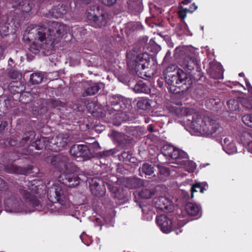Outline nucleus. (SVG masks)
I'll list each match as a JSON object with an SVG mask.
<instances>
[{
    "mask_svg": "<svg viewBox=\"0 0 252 252\" xmlns=\"http://www.w3.org/2000/svg\"><path fill=\"white\" fill-rule=\"evenodd\" d=\"M68 31L67 26L59 22L52 23L50 28L43 26L35 28L34 25H30L25 30L23 39L29 42L33 39H37L30 46V51L36 54L42 50L44 54L48 55L51 53L55 43L58 42Z\"/></svg>",
    "mask_w": 252,
    "mask_h": 252,
    "instance_id": "1",
    "label": "nucleus"
},
{
    "mask_svg": "<svg viewBox=\"0 0 252 252\" xmlns=\"http://www.w3.org/2000/svg\"><path fill=\"white\" fill-rule=\"evenodd\" d=\"M32 186L33 187L30 189L32 193L22 188L19 189V193L25 199L26 204L23 203L20 198L17 197L15 195H11L10 198L5 199L4 201L5 211L10 213L22 214L30 213L34 211L28 205H31L36 210L41 211V205L37 198V195L39 194V197H40L41 195L45 194L46 191L42 190V192L40 193L41 189H39L34 184H32Z\"/></svg>",
    "mask_w": 252,
    "mask_h": 252,
    "instance_id": "2",
    "label": "nucleus"
},
{
    "mask_svg": "<svg viewBox=\"0 0 252 252\" xmlns=\"http://www.w3.org/2000/svg\"><path fill=\"white\" fill-rule=\"evenodd\" d=\"M69 159L67 156L61 154L51 157L50 161L54 168L63 172L58 177L59 181L68 187L74 188L79 185L80 179L76 175L67 172L68 167L73 166Z\"/></svg>",
    "mask_w": 252,
    "mask_h": 252,
    "instance_id": "3",
    "label": "nucleus"
},
{
    "mask_svg": "<svg viewBox=\"0 0 252 252\" xmlns=\"http://www.w3.org/2000/svg\"><path fill=\"white\" fill-rule=\"evenodd\" d=\"M126 58L129 68L134 70L137 76L144 79L149 77L145 72H141L149 64L150 58L148 54H138L135 50H132L126 53Z\"/></svg>",
    "mask_w": 252,
    "mask_h": 252,
    "instance_id": "4",
    "label": "nucleus"
},
{
    "mask_svg": "<svg viewBox=\"0 0 252 252\" xmlns=\"http://www.w3.org/2000/svg\"><path fill=\"white\" fill-rule=\"evenodd\" d=\"M188 74L183 69H179L177 74H169L165 77V81L167 85V89L173 94H178L189 89V82Z\"/></svg>",
    "mask_w": 252,
    "mask_h": 252,
    "instance_id": "5",
    "label": "nucleus"
},
{
    "mask_svg": "<svg viewBox=\"0 0 252 252\" xmlns=\"http://www.w3.org/2000/svg\"><path fill=\"white\" fill-rule=\"evenodd\" d=\"M109 105L108 111L109 114L116 112L115 115H119V117L123 121H129L131 120L129 114L127 113L126 109L130 106L129 99L120 95L112 96L109 99Z\"/></svg>",
    "mask_w": 252,
    "mask_h": 252,
    "instance_id": "6",
    "label": "nucleus"
},
{
    "mask_svg": "<svg viewBox=\"0 0 252 252\" xmlns=\"http://www.w3.org/2000/svg\"><path fill=\"white\" fill-rule=\"evenodd\" d=\"M188 182L186 181L180 186V199L176 214L178 216V226L180 228L189 221V195L188 192L183 188L188 185Z\"/></svg>",
    "mask_w": 252,
    "mask_h": 252,
    "instance_id": "7",
    "label": "nucleus"
},
{
    "mask_svg": "<svg viewBox=\"0 0 252 252\" xmlns=\"http://www.w3.org/2000/svg\"><path fill=\"white\" fill-rule=\"evenodd\" d=\"M87 18L91 21L95 28H101L106 26L108 20V13L99 6H91L86 12Z\"/></svg>",
    "mask_w": 252,
    "mask_h": 252,
    "instance_id": "8",
    "label": "nucleus"
},
{
    "mask_svg": "<svg viewBox=\"0 0 252 252\" xmlns=\"http://www.w3.org/2000/svg\"><path fill=\"white\" fill-rule=\"evenodd\" d=\"M161 152L164 156L176 159L178 164L185 166L186 170L189 171V159L187 153L169 144L164 145L161 149Z\"/></svg>",
    "mask_w": 252,
    "mask_h": 252,
    "instance_id": "9",
    "label": "nucleus"
},
{
    "mask_svg": "<svg viewBox=\"0 0 252 252\" xmlns=\"http://www.w3.org/2000/svg\"><path fill=\"white\" fill-rule=\"evenodd\" d=\"M50 149L57 152L63 149L68 143L70 138L67 133H59L50 138Z\"/></svg>",
    "mask_w": 252,
    "mask_h": 252,
    "instance_id": "10",
    "label": "nucleus"
},
{
    "mask_svg": "<svg viewBox=\"0 0 252 252\" xmlns=\"http://www.w3.org/2000/svg\"><path fill=\"white\" fill-rule=\"evenodd\" d=\"M222 127L216 119L209 117H204V125L201 136H209L217 131H220Z\"/></svg>",
    "mask_w": 252,
    "mask_h": 252,
    "instance_id": "11",
    "label": "nucleus"
},
{
    "mask_svg": "<svg viewBox=\"0 0 252 252\" xmlns=\"http://www.w3.org/2000/svg\"><path fill=\"white\" fill-rule=\"evenodd\" d=\"M175 56L185 71L189 69V46H181L175 49Z\"/></svg>",
    "mask_w": 252,
    "mask_h": 252,
    "instance_id": "12",
    "label": "nucleus"
},
{
    "mask_svg": "<svg viewBox=\"0 0 252 252\" xmlns=\"http://www.w3.org/2000/svg\"><path fill=\"white\" fill-rule=\"evenodd\" d=\"M47 193L48 198L51 202H59L62 205L65 203L63 190L59 185H53L48 189Z\"/></svg>",
    "mask_w": 252,
    "mask_h": 252,
    "instance_id": "13",
    "label": "nucleus"
},
{
    "mask_svg": "<svg viewBox=\"0 0 252 252\" xmlns=\"http://www.w3.org/2000/svg\"><path fill=\"white\" fill-rule=\"evenodd\" d=\"M50 139L49 137L40 136L37 137L35 141L32 142L28 149H22V151L18 150L17 152L21 155H29L32 154L31 148L34 147L35 150H39L48 147L50 149Z\"/></svg>",
    "mask_w": 252,
    "mask_h": 252,
    "instance_id": "14",
    "label": "nucleus"
},
{
    "mask_svg": "<svg viewBox=\"0 0 252 252\" xmlns=\"http://www.w3.org/2000/svg\"><path fill=\"white\" fill-rule=\"evenodd\" d=\"M190 123V133L196 136H201L204 125V118H202L198 113L192 114Z\"/></svg>",
    "mask_w": 252,
    "mask_h": 252,
    "instance_id": "15",
    "label": "nucleus"
},
{
    "mask_svg": "<svg viewBox=\"0 0 252 252\" xmlns=\"http://www.w3.org/2000/svg\"><path fill=\"white\" fill-rule=\"evenodd\" d=\"M69 152L72 156L83 158L84 160L89 159L93 157L89 147L83 144L73 145L70 149Z\"/></svg>",
    "mask_w": 252,
    "mask_h": 252,
    "instance_id": "16",
    "label": "nucleus"
},
{
    "mask_svg": "<svg viewBox=\"0 0 252 252\" xmlns=\"http://www.w3.org/2000/svg\"><path fill=\"white\" fill-rule=\"evenodd\" d=\"M157 223L162 232L168 234L173 228V221L171 215H161L157 217Z\"/></svg>",
    "mask_w": 252,
    "mask_h": 252,
    "instance_id": "17",
    "label": "nucleus"
},
{
    "mask_svg": "<svg viewBox=\"0 0 252 252\" xmlns=\"http://www.w3.org/2000/svg\"><path fill=\"white\" fill-rule=\"evenodd\" d=\"M192 63L194 67L192 69L195 70V72H190V79L191 78L195 81L199 80L203 76L201 69L200 67V61L198 57V52L194 53V56L190 58V64Z\"/></svg>",
    "mask_w": 252,
    "mask_h": 252,
    "instance_id": "18",
    "label": "nucleus"
},
{
    "mask_svg": "<svg viewBox=\"0 0 252 252\" xmlns=\"http://www.w3.org/2000/svg\"><path fill=\"white\" fill-rule=\"evenodd\" d=\"M92 193L95 196H102L104 193L103 182L98 178H93L89 182Z\"/></svg>",
    "mask_w": 252,
    "mask_h": 252,
    "instance_id": "19",
    "label": "nucleus"
},
{
    "mask_svg": "<svg viewBox=\"0 0 252 252\" xmlns=\"http://www.w3.org/2000/svg\"><path fill=\"white\" fill-rule=\"evenodd\" d=\"M223 70L221 65L216 61L209 63L207 73L213 79H219L222 78Z\"/></svg>",
    "mask_w": 252,
    "mask_h": 252,
    "instance_id": "20",
    "label": "nucleus"
},
{
    "mask_svg": "<svg viewBox=\"0 0 252 252\" xmlns=\"http://www.w3.org/2000/svg\"><path fill=\"white\" fill-rule=\"evenodd\" d=\"M35 134L33 131H29L25 133L23 136L22 139L17 142V140L10 138V147L17 146L18 148L23 147L29 144V142H31L32 140L35 137Z\"/></svg>",
    "mask_w": 252,
    "mask_h": 252,
    "instance_id": "21",
    "label": "nucleus"
},
{
    "mask_svg": "<svg viewBox=\"0 0 252 252\" xmlns=\"http://www.w3.org/2000/svg\"><path fill=\"white\" fill-rule=\"evenodd\" d=\"M189 12V10L187 8H184L181 4L179 6V10L178 14L179 18L181 19L182 23L181 24V30L186 34H188L189 29L187 23L184 21L185 19L187 17V13Z\"/></svg>",
    "mask_w": 252,
    "mask_h": 252,
    "instance_id": "22",
    "label": "nucleus"
},
{
    "mask_svg": "<svg viewBox=\"0 0 252 252\" xmlns=\"http://www.w3.org/2000/svg\"><path fill=\"white\" fill-rule=\"evenodd\" d=\"M222 146L223 150L228 155L234 154L237 152V148L232 137L225 138Z\"/></svg>",
    "mask_w": 252,
    "mask_h": 252,
    "instance_id": "23",
    "label": "nucleus"
},
{
    "mask_svg": "<svg viewBox=\"0 0 252 252\" xmlns=\"http://www.w3.org/2000/svg\"><path fill=\"white\" fill-rule=\"evenodd\" d=\"M126 131L127 134L135 138H139L146 133L145 128L141 126H126Z\"/></svg>",
    "mask_w": 252,
    "mask_h": 252,
    "instance_id": "24",
    "label": "nucleus"
},
{
    "mask_svg": "<svg viewBox=\"0 0 252 252\" xmlns=\"http://www.w3.org/2000/svg\"><path fill=\"white\" fill-rule=\"evenodd\" d=\"M127 7L133 14L140 13L143 10V5L141 0H127Z\"/></svg>",
    "mask_w": 252,
    "mask_h": 252,
    "instance_id": "25",
    "label": "nucleus"
},
{
    "mask_svg": "<svg viewBox=\"0 0 252 252\" xmlns=\"http://www.w3.org/2000/svg\"><path fill=\"white\" fill-rule=\"evenodd\" d=\"M103 86V84L101 83H91L88 84L87 88L82 93V96L85 97L94 95L98 92Z\"/></svg>",
    "mask_w": 252,
    "mask_h": 252,
    "instance_id": "26",
    "label": "nucleus"
},
{
    "mask_svg": "<svg viewBox=\"0 0 252 252\" xmlns=\"http://www.w3.org/2000/svg\"><path fill=\"white\" fill-rule=\"evenodd\" d=\"M153 202L156 208L162 211L167 210L170 204L169 199L164 196L154 198Z\"/></svg>",
    "mask_w": 252,
    "mask_h": 252,
    "instance_id": "27",
    "label": "nucleus"
},
{
    "mask_svg": "<svg viewBox=\"0 0 252 252\" xmlns=\"http://www.w3.org/2000/svg\"><path fill=\"white\" fill-rule=\"evenodd\" d=\"M144 180L137 177L128 178L126 181V187L130 189H136L144 185Z\"/></svg>",
    "mask_w": 252,
    "mask_h": 252,
    "instance_id": "28",
    "label": "nucleus"
},
{
    "mask_svg": "<svg viewBox=\"0 0 252 252\" xmlns=\"http://www.w3.org/2000/svg\"><path fill=\"white\" fill-rule=\"evenodd\" d=\"M25 89V85L21 81H13L9 85V91L14 94L24 93Z\"/></svg>",
    "mask_w": 252,
    "mask_h": 252,
    "instance_id": "29",
    "label": "nucleus"
},
{
    "mask_svg": "<svg viewBox=\"0 0 252 252\" xmlns=\"http://www.w3.org/2000/svg\"><path fill=\"white\" fill-rule=\"evenodd\" d=\"M67 11V7L62 3H59L52 9V16L58 19L63 17Z\"/></svg>",
    "mask_w": 252,
    "mask_h": 252,
    "instance_id": "30",
    "label": "nucleus"
},
{
    "mask_svg": "<svg viewBox=\"0 0 252 252\" xmlns=\"http://www.w3.org/2000/svg\"><path fill=\"white\" fill-rule=\"evenodd\" d=\"M133 90L136 93H144L149 94L151 93L150 87L142 81H139L132 88Z\"/></svg>",
    "mask_w": 252,
    "mask_h": 252,
    "instance_id": "31",
    "label": "nucleus"
},
{
    "mask_svg": "<svg viewBox=\"0 0 252 252\" xmlns=\"http://www.w3.org/2000/svg\"><path fill=\"white\" fill-rule=\"evenodd\" d=\"M139 175L141 177L151 175L154 172V167L152 164L145 162L139 167Z\"/></svg>",
    "mask_w": 252,
    "mask_h": 252,
    "instance_id": "32",
    "label": "nucleus"
},
{
    "mask_svg": "<svg viewBox=\"0 0 252 252\" xmlns=\"http://www.w3.org/2000/svg\"><path fill=\"white\" fill-rule=\"evenodd\" d=\"M201 215L200 207L197 204L190 203V217H194L193 219L190 218V221L200 218Z\"/></svg>",
    "mask_w": 252,
    "mask_h": 252,
    "instance_id": "33",
    "label": "nucleus"
},
{
    "mask_svg": "<svg viewBox=\"0 0 252 252\" xmlns=\"http://www.w3.org/2000/svg\"><path fill=\"white\" fill-rule=\"evenodd\" d=\"M157 166L158 169V179L157 181H165L166 178L170 175V171L169 169L159 164H158Z\"/></svg>",
    "mask_w": 252,
    "mask_h": 252,
    "instance_id": "34",
    "label": "nucleus"
},
{
    "mask_svg": "<svg viewBox=\"0 0 252 252\" xmlns=\"http://www.w3.org/2000/svg\"><path fill=\"white\" fill-rule=\"evenodd\" d=\"M240 140L243 144H247L248 151L252 154V135L248 132H244L241 136Z\"/></svg>",
    "mask_w": 252,
    "mask_h": 252,
    "instance_id": "35",
    "label": "nucleus"
},
{
    "mask_svg": "<svg viewBox=\"0 0 252 252\" xmlns=\"http://www.w3.org/2000/svg\"><path fill=\"white\" fill-rule=\"evenodd\" d=\"M138 109L146 110L151 107L150 100L147 97H140L135 100Z\"/></svg>",
    "mask_w": 252,
    "mask_h": 252,
    "instance_id": "36",
    "label": "nucleus"
},
{
    "mask_svg": "<svg viewBox=\"0 0 252 252\" xmlns=\"http://www.w3.org/2000/svg\"><path fill=\"white\" fill-rule=\"evenodd\" d=\"M205 105L208 109L217 110L220 107L221 103L218 98H211L206 101Z\"/></svg>",
    "mask_w": 252,
    "mask_h": 252,
    "instance_id": "37",
    "label": "nucleus"
},
{
    "mask_svg": "<svg viewBox=\"0 0 252 252\" xmlns=\"http://www.w3.org/2000/svg\"><path fill=\"white\" fill-rule=\"evenodd\" d=\"M34 4L32 1L30 0H25L20 1L17 6L21 7V10L26 13L29 12L32 9Z\"/></svg>",
    "mask_w": 252,
    "mask_h": 252,
    "instance_id": "38",
    "label": "nucleus"
},
{
    "mask_svg": "<svg viewBox=\"0 0 252 252\" xmlns=\"http://www.w3.org/2000/svg\"><path fill=\"white\" fill-rule=\"evenodd\" d=\"M142 211L143 212V219L147 221H150L152 220L153 212L149 210V206L144 205L140 206Z\"/></svg>",
    "mask_w": 252,
    "mask_h": 252,
    "instance_id": "39",
    "label": "nucleus"
},
{
    "mask_svg": "<svg viewBox=\"0 0 252 252\" xmlns=\"http://www.w3.org/2000/svg\"><path fill=\"white\" fill-rule=\"evenodd\" d=\"M47 104L48 106L58 109H60L61 107H64L65 106V103L64 102H62L59 99L54 98L49 100L47 102Z\"/></svg>",
    "mask_w": 252,
    "mask_h": 252,
    "instance_id": "40",
    "label": "nucleus"
},
{
    "mask_svg": "<svg viewBox=\"0 0 252 252\" xmlns=\"http://www.w3.org/2000/svg\"><path fill=\"white\" fill-rule=\"evenodd\" d=\"M43 79V75L40 72H35L32 73L30 76V82L34 84H38L40 83Z\"/></svg>",
    "mask_w": 252,
    "mask_h": 252,
    "instance_id": "41",
    "label": "nucleus"
},
{
    "mask_svg": "<svg viewBox=\"0 0 252 252\" xmlns=\"http://www.w3.org/2000/svg\"><path fill=\"white\" fill-rule=\"evenodd\" d=\"M154 191L151 189H143L139 192V195L143 199H149L154 195Z\"/></svg>",
    "mask_w": 252,
    "mask_h": 252,
    "instance_id": "42",
    "label": "nucleus"
},
{
    "mask_svg": "<svg viewBox=\"0 0 252 252\" xmlns=\"http://www.w3.org/2000/svg\"><path fill=\"white\" fill-rule=\"evenodd\" d=\"M227 105L230 110L236 111L239 108V101L237 99H230L227 102Z\"/></svg>",
    "mask_w": 252,
    "mask_h": 252,
    "instance_id": "43",
    "label": "nucleus"
},
{
    "mask_svg": "<svg viewBox=\"0 0 252 252\" xmlns=\"http://www.w3.org/2000/svg\"><path fill=\"white\" fill-rule=\"evenodd\" d=\"M180 68H177L176 65L172 64L168 66L164 72L165 77L169 74H177V72H179Z\"/></svg>",
    "mask_w": 252,
    "mask_h": 252,
    "instance_id": "44",
    "label": "nucleus"
},
{
    "mask_svg": "<svg viewBox=\"0 0 252 252\" xmlns=\"http://www.w3.org/2000/svg\"><path fill=\"white\" fill-rule=\"evenodd\" d=\"M113 190L112 194L115 198L118 199L119 200H122L124 198L125 195L122 189L114 188Z\"/></svg>",
    "mask_w": 252,
    "mask_h": 252,
    "instance_id": "45",
    "label": "nucleus"
},
{
    "mask_svg": "<svg viewBox=\"0 0 252 252\" xmlns=\"http://www.w3.org/2000/svg\"><path fill=\"white\" fill-rule=\"evenodd\" d=\"M32 96L31 93L25 92L20 95V100L24 103H29L32 100Z\"/></svg>",
    "mask_w": 252,
    "mask_h": 252,
    "instance_id": "46",
    "label": "nucleus"
},
{
    "mask_svg": "<svg viewBox=\"0 0 252 252\" xmlns=\"http://www.w3.org/2000/svg\"><path fill=\"white\" fill-rule=\"evenodd\" d=\"M198 189H199L200 192L201 193H203L204 190L206 189L204 187H202L201 186V183H196L192 185L191 187V197L192 198L193 197V194L195 192H197Z\"/></svg>",
    "mask_w": 252,
    "mask_h": 252,
    "instance_id": "47",
    "label": "nucleus"
},
{
    "mask_svg": "<svg viewBox=\"0 0 252 252\" xmlns=\"http://www.w3.org/2000/svg\"><path fill=\"white\" fill-rule=\"evenodd\" d=\"M114 154V150L113 149L105 150L97 153V156L100 158H106Z\"/></svg>",
    "mask_w": 252,
    "mask_h": 252,
    "instance_id": "48",
    "label": "nucleus"
},
{
    "mask_svg": "<svg viewBox=\"0 0 252 252\" xmlns=\"http://www.w3.org/2000/svg\"><path fill=\"white\" fill-rule=\"evenodd\" d=\"M33 111L35 114L42 115L47 113L48 109L46 106H41L39 107H34Z\"/></svg>",
    "mask_w": 252,
    "mask_h": 252,
    "instance_id": "49",
    "label": "nucleus"
},
{
    "mask_svg": "<svg viewBox=\"0 0 252 252\" xmlns=\"http://www.w3.org/2000/svg\"><path fill=\"white\" fill-rule=\"evenodd\" d=\"M242 121L246 125L252 127V114L243 116Z\"/></svg>",
    "mask_w": 252,
    "mask_h": 252,
    "instance_id": "50",
    "label": "nucleus"
},
{
    "mask_svg": "<svg viewBox=\"0 0 252 252\" xmlns=\"http://www.w3.org/2000/svg\"><path fill=\"white\" fill-rule=\"evenodd\" d=\"M104 5L108 6L114 5L117 1V0H98Z\"/></svg>",
    "mask_w": 252,
    "mask_h": 252,
    "instance_id": "51",
    "label": "nucleus"
},
{
    "mask_svg": "<svg viewBox=\"0 0 252 252\" xmlns=\"http://www.w3.org/2000/svg\"><path fill=\"white\" fill-rule=\"evenodd\" d=\"M89 149H91L94 151H97L100 149V146L97 142H94L90 145Z\"/></svg>",
    "mask_w": 252,
    "mask_h": 252,
    "instance_id": "52",
    "label": "nucleus"
},
{
    "mask_svg": "<svg viewBox=\"0 0 252 252\" xmlns=\"http://www.w3.org/2000/svg\"><path fill=\"white\" fill-rule=\"evenodd\" d=\"M8 32V27L7 26L6 24H5V25L0 29V34L1 36H3V34L6 35Z\"/></svg>",
    "mask_w": 252,
    "mask_h": 252,
    "instance_id": "53",
    "label": "nucleus"
},
{
    "mask_svg": "<svg viewBox=\"0 0 252 252\" xmlns=\"http://www.w3.org/2000/svg\"><path fill=\"white\" fill-rule=\"evenodd\" d=\"M0 143L5 147H10V139L7 138L0 140Z\"/></svg>",
    "mask_w": 252,
    "mask_h": 252,
    "instance_id": "54",
    "label": "nucleus"
},
{
    "mask_svg": "<svg viewBox=\"0 0 252 252\" xmlns=\"http://www.w3.org/2000/svg\"><path fill=\"white\" fill-rule=\"evenodd\" d=\"M131 155L128 154L127 152H124L121 154V157L125 161H129L131 158Z\"/></svg>",
    "mask_w": 252,
    "mask_h": 252,
    "instance_id": "55",
    "label": "nucleus"
},
{
    "mask_svg": "<svg viewBox=\"0 0 252 252\" xmlns=\"http://www.w3.org/2000/svg\"><path fill=\"white\" fill-rule=\"evenodd\" d=\"M7 189L6 184L0 178V190L3 191Z\"/></svg>",
    "mask_w": 252,
    "mask_h": 252,
    "instance_id": "56",
    "label": "nucleus"
},
{
    "mask_svg": "<svg viewBox=\"0 0 252 252\" xmlns=\"http://www.w3.org/2000/svg\"><path fill=\"white\" fill-rule=\"evenodd\" d=\"M171 55V51L169 50L167 51V52H166V54L164 58L163 62H164V63L168 62V61L170 60Z\"/></svg>",
    "mask_w": 252,
    "mask_h": 252,
    "instance_id": "57",
    "label": "nucleus"
},
{
    "mask_svg": "<svg viewBox=\"0 0 252 252\" xmlns=\"http://www.w3.org/2000/svg\"><path fill=\"white\" fill-rule=\"evenodd\" d=\"M245 80L246 82V85L248 89V91L252 94V86L251 85L250 82H249L247 78H245ZM251 99L252 101V96L251 97Z\"/></svg>",
    "mask_w": 252,
    "mask_h": 252,
    "instance_id": "58",
    "label": "nucleus"
},
{
    "mask_svg": "<svg viewBox=\"0 0 252 252\" xmlns=\"http://www.w3.org/2000/svg\"><path fill=\"white\" fill-rule=\"evenodd\" d=\"M9 76L12 78H17L19 76V73L16 71H10Z\"/></svg>",
    "mask_w": 252,
    "mask_h": 252,
    "instance_id": "59",
    "label": "nucleus"
},
{
    "mask_svg": "<svg viewBox=\"0 0 252 252\" xmlns=\"http://www.w3.org/2000/svg\"><path fill=\"white\" fill-rule=\"evenodd\" d=\"M196 167V164L195 162L190 160V172H193L195 171Z\"/></svg>",
    "mask_w": 252,
    "mask_h": 252,
    "instance_id": "60",
    "label": "nucleus"
},
{
    "mask_svg": "<svg viewBox=\"0 0 252 252\" xmlns=\"http://www.w3.org/2000/svg\"><path fill=\"white\" fill-rule=\"evenodd\" d=\"M7 125V123L6 122H1L0 124V133H1L4 130Z\"/></svg>",
    "mask_w": 252,
    "mask_h": 252,
    "instance_id": "61",
    "label": "nucleus"
},
{
    "mask_svg": "<svg viewBox=\"0 0 252 252\" xmlns=\"http://www.w3.org/2000/svg\"><path fill=\"white\" fill-rule=\"evenodd\" d=\"M197 8V6L195 5L194 3H193L191 4V6H190V12H192L193 11L196 10Z\"/></svg>",
    "mask_w": 252,
    "mask_h": 252,
    "instance_id": "62",
    "label": "nucleus"
},
{
    "mask_svg": "<svg viewBox=\"0 0 252 252\" xmlns=\"http://www.w3.org/2000/svg\"><path fill=\"white\" fill-rule=\"evenodd\" d=\"M243 105L244 106V107H245L246 108H247L248 109H251L252 108V103H250L248 104L247 105H245L244 104V102L243 101Z\"/></svg>",
    "mask_w": 252,
    "mask_h": 252,
    "instance_id": "63",
    "label": "nucleus"
},
{
    "mask_svg": "<svg viewBox=\"0 0 252 252\" xmlns=\"http://www.w3.org/2000/svg\"><path fill=\"white\" fill-rule=\"evenodd\" d=\"M147 129L151 132L155 131V130L154 129V126H153L152 125H149L147 127Z\"/></svg>",
    "mask_w": 252,
    "mask_h": 252,
    "instance_id": "64",
    "label": "nucleus"
}]
</instances>
